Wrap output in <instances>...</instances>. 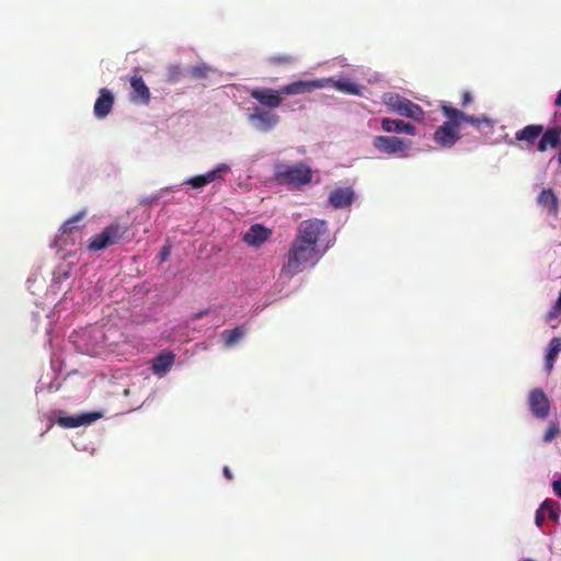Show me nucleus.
<instances>
[{
    "instance_id": "obj_14",
    "label": "nucleus",
    "mask_w": 561,
    "mask_h": 561,
    "mask_svg": "<svg viewBox=\"0 0 561 561\" xmlns=\"http://www.w3.org/2000/svg\"><path fill=\"white\" fill-rule=\"evenodd\" d=\"M528 408L534 417L545 420L550 414V402L542 389L537 388L528 394Z\"/></svg>"
},
{
    "instance_id": "obj_31",
    "label": "nucleus",
    "mask_w": 561,
    "mask_h": 561,
    "mask_svg": "<svg viewBox=\"0 0 561 561\" xmlns=\"http://www.w3.org/2000/svg\"><path fill=\"white\" fill-rule=\"evenodd\" d=\"M561 430L560 425L557 421H550L549 425L543 434L542 440L545 443H551L558 435H560Z\"/></svg>"
},
{
    "instance_id": "obj_33",
    "label": "nucleus",
    "mask_w": 561,
    "mask_h": 561,
    "mask_svg": "<svg viewBox=\"0 0 561 561\" xmlns=\"http://www.w3.org/2000/svg\"><path fill=\"white\" fill-rule=\"evenodd\" d=\"M559 317H561V293L559 294V297L557 298L554 305L547 312L546 319L548 322H551L552 320Z\"/></svg>"
},
{
    "instance_id": "obj_10",
    "label": "nucleus",
    "mask_w": 561,
    "mask_h": 561,
    "mask_svg": "<svg viewBox=\"0 0 561 561\" xmlns=\"http://www.w3.org/2000/svg\"><path fill=\"white\" fill-rule=\"evenodd\" d=\"M411 140H405L397 136H374L371 146L377 153L388 157H408L407 151L411 148Z\"/></svg>"
},
{
    "instance_id": "obj_6",
    "label": "nucleus",
    "mask_w": 561,
    "mask_h": 561,
    "mask_svg": "<svg viewBox=\"0 0 561 561\" xmlns=\"http://www.w3.org/2000/svg\"><path fill=\"white\" fill-rule=\"evenodd\" d=\"M73 284L72 267L68 263L59 264L53 272V279L49 286V293L57 295L59 291L65 290L62 298L56 305L58 311L61 306L67 301H75V295L72 294L71 286Z\"/></svg>"
},
{
    "instance_id": "obj_36",
    "label": "nucleus",
    "mask_w": 561,
    "mask_h": 561,
    "mask_svg": "<svg viewBox=\"0 0 561 561\" xmlns=\"http://www.w3.org/2000/svg\"><path fill=\"white\" fill-rule=\"evenodd\" d=\"M170 253H171V247H170V245H164V247L161 249V251H160V253H159V255H158L159 262H160V263L165 262V261L169 259Z\"/></svg>"
},
{
    "instance_id": "obj_23",
    "label": "nucleus",
    "mask_w": 561,
    "mask_h": 561,
    "mask_svg": "<svg viewBox=\"0 0 561 561\" xmlns=\"http://www.w3.org/2000/svg\"><path fill=\"white\" fill-rule=\"evenodd\" d=\"M321 80H330L327 84V88L333 87L339 92L348 95H362L363 87L356 83L354 80L350 78H320Z\"/></svg>"
},
{
    "instance_id": "obj_34",
    "label": "nucleus",
    "mask_w": 561,
    "mask_h": 561,
    "mask_svg": "<svg viewBox=\"0 0 561 561\" xmlns=\"http://www.w3.org/2000/svg\"><path fill=\"white\" fill-rule=\"evenodd\" d=\"M210 70H211V68L208 65L202 62V64H198V65L192 67L190 72L193 77L204 78L209 73Z\"/></svg>"
},
{
    "instance_id": "obj_29",
    "label": "nucleus",
    "mask_w": 561,
    "mask_h": 561,
    "mask_svg": "<svg viewBox=\"0 0 561 561\" xmlns=\"http://www.w3.org/2000/svg\"><path fill=\"white\" fill-rule=\"evenodd\" d=\"M85 211L81 210L67 219L61 227L59 228V236L58 238L62 240L64 243H66V239L64 240L66 234L72 233L73 230H78V224L84 218Z\"/></svg>"
},
{
    "instance_id": "obj_8",
    "label": "nucleus",
    "mask_w": 561,
    "mask_h": 561,
    "mask_svg": "<svg viewBox=\"0 0 561 561\" xmlns=\"http://www.w3.org/2000/svg\"><path fill=\"white\" fill-rule=\"evenodd\" d=\"M231 173L232 165L230 163L219 162L207 172L186 179L182 185H188L194 190H202L209 184L221 185Z\"/></svg>"
},
{
    "instance_id": "obj_7",
    "label": "nucleus",
    "mask_w": 561,
    "mask_h": 561,
    "mask_svg": "<svg viewBox=\"0 0 561 561\" xmlns=\"http://www.w3.org/2000/svg\"><path fill=\"white\" fill-rule=\"evenodd\" d=\"M440 110L445 118H454L459 128H461V125L466 123L473 126L480 133L489 134L493 130L496 123L494 119L486 115H469L445 103L442 104Z\"/></svg>"
},
{
    "instance_id": "obj_42",
    "label": "nucleus",
    "mask_w": 561,
    "mask_h": 561,
    "mask_svg": "<svg viewBox=\"0 0 561 561\" xmlns=\"http://www.w3.org/2000/svg\"><path fill=\"white\" fill-rule=\"evenodd\" d=\"M73 446H75V448L77 450H81V451H88L89 450L87 446L78 444V443H75Z\"/></svg>"
},
{
    "instance_id": "obj_25",
    "label": "nucleus",
    "mask_w": 561,
    "mask_h": 561,
    "mask_svg": "<svg viewBox=\"0 0 561 561\" xmlns=\"http://www.w3.org/2000/svg\"><path fill=\"white\" fill-rule=\"evenodd\" d=\"M271 236V231L263 225H252L243 234V241L253 247H259L265 242Z\"/></svg>"
},
{
    "instance_id": "obj_38",
    "label": "nucleus",
    "mask_w": 561,
    "mask_h": 561,
    "mask_svg": "<svg viewBox=\"0 0 561 561\" xmlns=\"http://www.w3.org/2000/svg\"><path fill=\"white\" fill-rule=\"evenodd\" d=\"M552 490L557 496L561 497V477L552 482Z\"/></svg>"
},
{
    "instance_id": "obj_22",
    "label": "nucleus",
    "mask_w": 561,
    "mask_h": 561,
    "mask_svg": "<svg viewBox=\"0 0 561 561\" xmlns=\"http://www.w3.org/2000/svg\"><path fill=\"white\" fill-rule=\"evenodd\" d=\"M381 129L385 133L407 134L409 136L416 135V127L401 119L383 117L380 121Z\"/></svg>"
},
{
    "instance_id": "obj_3",
    "label": "nucleus",
    "mask_w": 561,
    "mask_h": 561,
    "mask_svg": "<svg viewBox=\"0 0 561 561\" xmlns=\"http://www.w3.org/2000/svg\"><path fill=\"white\" fill-rule=\"evenodd\" d=\"M297 236L317 250H320L323 254L334 243V240L330 237L328 222L323 219L311 218L302 220L298 226Z\"/></svg>"
},
{
    "instance_id": "obj_46",
    "label": "nucleus",
    "mask_w": 561,
    "mask_h": 561,
    "mask_svg": "<svg viewBox=\"0 0 561 561\" xmlns=\"http://www.w3.org/2000/svg\"><path fill=\"white\" fill-rule=\"evenodd\" d=\"M522 561H534V560L530 558H526V559H523Z\"/></svg>"
},
{
    "instance_id": "obj_47",
    "label": "nucleus",
    "mask_w": 561,
    "mask_h": 561,
    "mask_svg": "<svg viewBox=\"0 0 561 561\" xmlns=\"http://www.w3.org/2000/svg\"><path fill=\"white\" fill-rule=\"evenodd\" d=\"M179 187H180L179 185H175L174 187H172V190L178 191Z\"/></svg>"
},
{
    "instance_id": "obj_18",
    "label": "nucleus",
    "mask_w": 561,
    "mask_h": 561,
    "mask_svg": "<svg viewBox=\"0 0 561 561\" xmlns=\"http://www.w3.org/2000/svg\"><path fill=\"white\" fill-rule=\"evenodd\" d=\"M130 93L129 101L134 104L148 105L151 100V93L142 77L133 76L129 79Z\"/></svg>"
},
{
    "instance_id": "obj_43",
    "label": "nucleus",
    "mask_w": 561,
    "mask_h": 561,
    "mask_svg": "<svg viewBox=\"0 0 561 561\" xmlns=\"http://www.w3.org/2000/svg\"><path fill=\"white\" fill-rule=\"evenodd\" d=\"M224 476L229 480L232 478V473L228 467L224 468Z\"/></svg>"
},
{
    "instance_id": "obj_30",
    "label": "nucleus",
    "mask_w": 561,
    "mask_h": 561,
    "mask_svg": "<svg viewBox=\"0 0 561 561\" xmlns=\"http://www.w3.org/2000/svg\"><path fill=\"white\" fill-rule=\"evenodd\" d=\"M543 513H547L549 518L551 520H553L554 523H558L559 522V518H560V514H561V510H560V505L559 503L550 500V499H546L541 504H540Z\"/></svg>"
},
{
    "instance_id": "obj_44",
    "label": "nucleus",
    "mask_w": 561,
    "mask_h": 561,
    "mask_svg": "<svg viewBox=\"0 0 561 561\" xmlns=\"http://www.w3.org/2000/svg\"><path fill=\"white\" fill-rule=\"evenodd\" d=\"M558 162H559V164L561 165V148H560V151H559V153H558Z\"/></svg>"
},
{
    "instance_id": "obj_20",
    "label": "nucleus",
    "mask_w": 561,
    "mask_h": 561,
    "mask_svg": "<svg viewBox=\"0 0 561 561\" xmlns=\"http://www.w3.org/2000/svg\"><path fill=\"white\" fill-rule=\"evenodd\" d=\"M282 95L280 89H253L251 91V96L254 100H256L261 105L270 108L278 107L282 104Z\"/></svg>"
},
{
    "instance_id": "obj_40",
    "label": "nucleus",
    "mask_w": 561,
    "mask_h": 561,
    "mask_svg": "<svg viewBox=\"0 0 561 561\" xmlns=\"http://www.w3.org/2000/svg\"><path fill=\"white\" fill-rule=\"evenodd\" d=\"M208 313V309L201 310L192 316L193 320H197Z\"/></svg>"
},
{
    "instance_id": "obj_41",
    "label": "nucleus",
    "mask_w": 561,
    "mask_h": 561,
    "mask_svg": "<svg viewBox=\"0 0 561 561\" xmlns=\"http://www.w3.org/2000/svg\"><path fill=\"white\" fill-rule=\"evenodd\" d=\"M553 106L561 108V90L556 95Z\"/></svg>"
},
{
    "instance_id": "obj_27",
    "label": "nucleus",
    "mask_w": 561,
    "mask_h": 561,
    "mask_svg": "<svg viewBox=\"0 0 561 561\" xmlns=\"http://www.w3.org/2000/svg\"><path fill=\"white\" fill-rule=\"evenodd\" d=\"M561 353V337H552L547 346L545 356V370L550 374L558 355Z\"/></svg>"
},
{
    "instance_id": "obj_5",
    "label": "nucleus",
    "mask_w": 561,
    "mask_h": 561,
    "mask_svg": "<svg viewBox=\"0 0 561 561\" xmlns=\"http://www.w3.org/2000/svg\"><path fill=\"white\" fill-rule=\"evenodd\" d=\"M105 335L98 325L76 330L69 335V342L77 352L94 356L98 354L96 347L104 342Z\"/></svg>"
},
{
    "instance_id": "obj_13",
    "label": "nucleus",
    "mask_w": 561,
    "mask_h": 561,
    "mask_svg": "<svg viewBox=\"0 0 561 561\" xmlns=\"http://www.w3.org/2000/svg\"><path fill=\"white\" fill-rule=\"evenodd\" d=\"M536 203L547 217L554 219L559 217L561 202L551 187L542 188L536 197Z\"/></svg>"
},
{
    "instance_id": "obj_9",
    "label": "nucleus",
    "mask_w": 561,
    "mask_h": 561,
    "mask_svg": "<svg viewBox=\"0 0 561 561\" xmlns=\"http://www.w3.org/2000/svg\"><path fill=\"white\" fill-rule=\"evenodd\" d=\"M383 103L393 113L421 121L424 116V111L420 105L398 93H385Z\"/></svg>"
},
{
    "instance_id": "obj_11",
    "label": "nucleus",
    "mask_w": 561,
    "mask_h": 561,
    "mask_svg": "<svg viewBox=\"0 0 561 561\" xmlns=\"http://www.w3.org/2000/svg\"><path fill=\"white\" fill-rule=\"evenodd\" d=\"M250 111L248 121L256 131L264 134L270 133L280 122L279 115L272 110L253 106Z\"/></svg>"
},
{
    "instance_id": "obj_35",
    "label": "nucleus",
    "mask_w": 561,
    "mask_h": 561,
    "mask_svg": "<svg viewBox=\"0 0 561 561\" xmlns=\"http://www.w3.org/2000/svg\"><path fill=\"white\" fill-rule=\"evenodd\" d=\"M545 522V513L541 508V506L538 507V510L535 513V525L538 528H541Z\"/></svg>"
},
{
    "instance_id": "obj_12",
    "label": "nucleus",
    "mask_w": 561,
    "mask_h": 561,
    "mask_svg": "<svg viewBox=\"0 0 561 561\" xmlns=\"http://www.w3.org/2000/svg\"><path fill=\"white\" fill-rule=\"evenodd\" d=\"M461 138L460 128L454 118L446 121L433 134V141L442 149H451Z\"/></svg>"
},
{
    "instance_id": "obj_1",
    "label": "nucleus",
    "mask_w": 561,
    "mask_h": 561,
    "mask_svg": "<svg viewBox=\"0 0 561 561\" xmlns=\"http://www.w3.org/2000/svg\"><path fill=\"white\" fill-rule=\"evenodd\" d=\"M323 255L320 250H317L299 236H296L282 271L288 277H293L305 268L313 267Z\"/></svg>"
},
{
    "instance_id": "obj_48",
    "label": "nucleus",
    "mask_w": 561,
    "mask_h": 561,
    "mask_svg": "<svg viewBox=\"0 0 561 561\" xmlns=\"http://www.w3.org/2000/svg\"><path fill=\"white\" fill-rule=\"evenodd\" d=\"M89 451L93 455V454H94V451H95V449H94V448H91Z\"/></svg>"
},
{
    "instance_id": "obj_24",
    "label": "nucleus",
    "mask_w": 561,
    "mask_h": 561,
    "mask_svg": "<svg viewBox=\"0 0 561 561\" xmlns=\"http://www.w3.org/2000/svg\"><path fill=\"white\" fill-rule=\"evenodd\" d=\"M561 140V127L554 126L543 129L537 145L540 152L547 151L549 148H557Z\"/></svg>"
},
{
    "instance_id": "obj_2",
    "label": "nucleus",
    "mask_w": 561,
    "mask_h": 561,
    "mask_svg": "<svg viewBox=\"0 0 561 561\" xmlns=\"http://www.w3.org/2000/svg\"><path fill=\"white\" fill-rule=\"evenodd\" d=\"M312 169L302 161L296 163L277 162L274 165V179L289 190H302L311 183Z\"/></svg>"
},
{
    "instance_id": "obj_19",
    "label": "nucleus",
    "mask_w": 561,
    "mask_h": 561,
    "mask_svg": "<svg viewBox=\"0 0 561 561\" xmlns=\"http://www.w3.org/2000/svg\"><path fill=\"white\" fill-rule=\"evenodd\" d=\"M114 100V94L110 89H100L93 106L94 116L98 119H104L112 112Z\"/></svg>"
},
{
    "instance_id": "obj_26",
    "label": "nucleus",
    "mask_w": 561,
    "mask_h": 561,
    "mask_svg": "<svg viewBox=\"0 0 561 561\" xmlns=\"http://www.w3.org/2000/svg\"><path fill=\"white\" fill-rule=\"evenodd\" d=\"M543 126L538 124L527 125L524 128L515 133V139L517 141H524L528 145H533L542 134Z\"/></svg>"
},
{
    "instance_id": "obj_45",
    "label": "nucleus",
    "mask_w": 561,
    "mask_h": 561,
    "mask_svg": "<svg viewBox=\"0 0 561 561\" xmlns=\"http://www.w3.org/2000/svg\"><path fill=\"white\" fill-rule=\"evenodd\" d=\"M259 159V156L252 158V162H255Z\"/></svg>"
},
{
    "instance_id": "obj_15",
    "label": "nucleus",
    "mask_w": 561,
    "mask_h": 561,
    "mask_svg": "<svg viewBox=\"0 0 561 561\" xmlns=\"http://www.w3.org/2000/svg\"><path fill=\"white\" fill-rule=\"evenodd\" d=\"M330 82V80H321V79H313V80H298L291 83H288L280 88V93L283 95H298V94H305L310 93L311 91L316 89H324L327 88V84Z\"/></svg>"
},
{
    "instance_id": "obj_21",
    "label": "nucleus",
    "mask_w": 561,
    "mask_h": 561,
    "mask_svg": "<svg viewBox=\"0 0 561 561\" xmlns=\"http://www.w3.org/2000/svg\"><path fill=\"white\" fill-rule=\"evenodd\" d=\"M175 355L170 351H162L151 360V371L154 376L162 378L172 368Z\"/></svg>"
},
{
    "instance_id": "obj_32",
    "label": "nucleus",
    "mask_w": 561,
    "mask_h": 561,
    "mask_svg": "<svg viewBox=\"0 0 561 561\" xmlns=\"http://www.w3.org/2000/svg\"><path fill=\"white\" fill-rule=\"evenodd\" d=\"M268 62L273 65H293L296 62V57L286 54H277L270 56Z\"/></svg>"
},
{
    "instance_id": "obj_39",
    "label": "nucleus",
    "mask_w": 561,
    "mask_h": 561,
    "mask_svg": "<svg viewBox=\"0 0 561 561\" xmlns=\"http://www.w3.org/2000/svg\"><path fill=\"white\" fill-rule=\"evenodd\" d=\"M472 101V96L469 92H465L462 94V105L466 106L467 104H469L470 102Z\"/></svg>"
},
{
    "instance_id": "obj_4",
    "label": "nucleus",
    "mask_w": 561,
    "mask_h": 561,
    "mask_svg": "<svg viewBox=\"0 0 561 561\" xmlns=\"http://www.w3.org/2000/svg\"><path fill=\"white\" fill-rule=\"evenodd\" d=\"M125 240H128V226L121 221H113L89 240L88 250L90 252L103 251Z\"/></svg>"
},
{
    "instance_id": "obj_28",
    "label": "nucleus",
    "mask_w": 561,
    "mask_h": 561,
    "mask_svg": "<svg viewBox=\"0 0 561 561\" xmlns=\"http://www.w3.org/2000/svg\"><path fill=\"white\" fill-rule=\"evenodd\" d=\"M247 334L245 327H237L232 330H225L221 333V339L226 348L236 346Z\"/></svg>"
},
{
    "instance_id": "obj_16",
    "label": "nucleus",
    "mask_w": 561,
    "mask_h": 561,
    "mask_svg": "<svg viewBox=\"0 0 561 561\" xmlns=\"http://www.w3.org/2000/svg\"><path fill=\"white\" fill-rule=\"evenodd\" d=\"M355 199L356 193L352 187H337L330 192L328 204L334 209H344L351 207Z\"/></svg>"
},
{
    "instance_id": "obj_17",
    "label": "nucleus",
    "mask_w": 561,
    "mask_h": 561,
    "mask_svg": "<svg viewBox=\"0 0 561 561\" xmlns=\"http://www.w3.org/2000/svg\"><path fill=\"white\" fill-rule=\"evenodd\" d=\"M101 417L102 414L100 412H84L76 415H59L56 422L64 428H76L89 425Z\"/></svg>"
},
{
    "instance_id": "obj_37",
    "label": "nucleus",
    "mask_w": 561,
    "mask_h": 561,
    "mask_svg": "<svg viewBox=\"0 0 561 561\" xmlns=\"http://www.w3.org/2000/svg\"><path fill=\"white\" fill-rule=\"evenodd\" d=\"M44 389H47L48 391H57L59 389V386H55L53 382L46 385L44 380H41L37 387V391H43Z\"/></svg>"
}]
</instances>
